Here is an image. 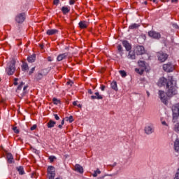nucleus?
<instances>
[{"instance_id":"obj_1","label":"nucleus","mask_w":179,"mask_h":179,"mask_svg":"<svg viewBox=\"0 0 179 179\" xmlns=\"http://www.w3.org/2000/svg\"><path fill=\"white\" fill-rule=\"evenodd\" d=\"M166 95L168 97H173L177 94V82L173 76L168 77V82L166 87Z\"/></svg>"},{"instance_id":"obj_2","label":"nucleus","mask_w":179,"mask_h":179,"mask_svg":"<svg viewBox=\"0 0 179 179\" xmlns=\"http://www.w3.org/2000/svg\"><path fill=\"white\" fill-rule=\"evenodd\" d=\"M27 87H29V86L24 85V83L21 82L20 83L16 90V93L18 97H20V99H22V97H24V96L27 94Z\"/></svg>"},{"instance_id":"obj_3","label":"nucleus","mask_w":179,"mask_h":179,"mask_svg":"<svg viewBox=\"0 0 179 179\" xmlns=\"http://www.w3.org/2000/svg\"><path fill=\"white\" fill-rule=\"evenodd\" d=\"M16 64V61L15 59L10 60V63H8L7 68L6 69V72L7 75H13L15 71H16V67L15 65Z\"/></svg>"},{"instance_id":"obj_4","label":"nucleus","mask_w":179,"mask_h":179,"mask_svg":"<svg viewBox=\"0 0 179 179\" xmlns=\"http://www.w3.org/2000/svg\"><path fill=\"white\" fill-rule=\"evenodd\" d=\"M173 122H178L179 121V103H176L172 106Z\"/></svg>"},{"instance_id":"obj_5","label":"nucleus","mask_w":179,"mask_h":179,"mask_svg":"<svg viewBox=\"0 0 179 179\" xmlns=\"http://www.w3.org/2000/svg\"><path fill=\"white\" fill-rule=\"evenodd\" d=\"M158 96L161 100V101L165 104L167 105V103L169 101V96H167V92L166 93L163 90H159L158 92Z\"/></svg>"},{"instance_id":"obj_6","label":"nucleus","mask_w":179,"mask_h":179,"mask_svg":"<svg viewBox=\"0 0 179 179\" xmlns=\"http://www.w3.org/2000/svg\"><path fill=\"white\" fill-rule=\"evenodd\" d=\"M48 178L55 179V168L54 166H48Z\"/></svg>"},{"instance_id":"obj_7","label":"nucleus","mask_w":179,"mask_h":179,"mask_svg":"<svg viewBox=\"0 0 179 179\" xmlns=\"http://www.w3.org/2000/svg\"><path fill=\"white\" fill-rule=\"evenodd\" d=\"M26 20V14L24 13H20L15 17V22L17 23H23Z\"/></svg>"},{"instance_id":"obj_8","label":"nucleus","mask_w":179,"mask_h":179,"mask_svg":"<svg viewBox=\"0 0 179 179\" xmlns=\"http://www.w3.org/2000/svg\"><path fill=\"white\" fill-rule=\"evenodd\" d=\"M144 131L147 135H150V134L155 132V127H153L152 124L146 125L144 128Z\"/></svg>"},{"instance_id":"obj_9","label":"nucleus","mask_w":179,"mask_h":179,"mask_svg":"<svg viewBox=\"0 0 179 179\" xmlns=\"http://www.w3.org/2000/svg\"><path fill=\"white\" fill-rule=\"evenodd\" d=\"M163 69L165 72H173L174 65L171 63H167L163 65Z\"/></svg>"},{"instance_id":"obj_10","label":"nucleus","mask_w":179,"mask_h":179,"mask_svg":"<svg viewBox=\"0 0 179 179\" xmlns=\"http://www.w3.org/2000/svg\"><path fill=\"white\" fill-rule=\"evenodd\" d=\"M148 36L150 37H152V38H155V40H159V38L162 37V35H160V33L156 32L155 31H150L148 32Z\"/></svg>"},{"instance_id":"obj_11","label":"nucleus","mask_w":179,"mask_h":179,"mask_svg":"<svg viewBox=\"0 0 179 179\" xmlns=\"http://www.w3.org/2000/svg\"><path fill=\"white\" fill-rule=\"evenodd\" d=\"M136 55H143L145 54V48L143 46H137L134 50Z\"/></svg>"},{"instance_id":"obj_12","label":"nucleus","mask_w":179,"mask_h":179,"mask_svg":"<svg viewBox=\"0 0 179 179\" xmlns=\"http://www.w3.org/2000/svg\"><path fill=\"white\" fill-rule=\"evenodd\" d=\"M169 82V78H159V81H158V86H159L160 87H162V86H166L167 87V83Z\"/></svg>"},{"instance_id":"obj_13","label":"nucleus","mask_w":179,"mask_h":179,"mask_svg":"<svg viewBox=\"0 0 179 179\" xmlns=\"http://www.w3.org/2000/svg\"><path fill=\"white\" fill-rule=\"evenodd\" d=\"M168 58L167 54L166 53H159L158 59L160 62H164Z\"/></svg>"},{"instance_id":"obj_14","label":"nucleus","mask_w":179,"mask_h":179,"mask_svg":"<svg viewBox=\"0 0 179 179\" xmlns=\"http://www.w3.org/2000/svg\"><path fill=\"white\" fill-rule=\"evenodd\" d=\"M122 44L123 46L126 48V51H131V48H132V47L131 46V44L128 43V41H123Z\"/></svg>"},{"instance_id":"obj_15","label":"nucleus","mask_w":179,"mask_h":179,"mask_svg":"<svg viewBox=\"0 0 179 179\" xmlns=\"http://www.w3.org/2000/svg\"><path fill=\"white\" fill-rule=\"evenodd\" d=\"M75 170L78 173H80V174H83V167L82 166H80V164H76Z\"/></svg>"},{"instance_id":"obj_16","label":"nucleus","mask_w":179,"mask_h":179,"mask_svg":"<svg viewBox=\"0 0 179 179\" xmlns=\"http://www.w3.org/2000/svg\"><path fill=\"white\" fill-rule=\"evenodd\" d=\"M57 33H58L57 29H48L46 31V34H48V36H54V34H57Z\"/></svg>"},{"instance_id":"obj_17","label":"nucleus","mask_w":179,"mask_h":179,"mask_svg":"<svg viewBox=\"0 0 179 179\" xmlns=\"http://www.w3.org/2000/svg\"><path fill=\"white\" fill-rule=\"evenodd\" d=\"M135 54H136L135 50L134 51H132V50L129 51V54L127 55V58L129 59H135V58H136Z\"/></svg>"},{"instance_id":"obj_18","label":"nucleus","mask_w":179,"mask_h":179,"mask_svg":"<svg viewBox=\"0 0 179 179\" xmlns=\"http://www.w3.org/2000/svg\"><path fill=\"white\" fill-rule=\"evenodd\" d=\"M91 99H92V100H94L96 99L97 100H101V99H103V96L101 95H100V94L99 92H96L95 95L91 96Z\"/></svg>"},{"instance_id":"obj_19","label":"nucleus","mask_w":179,"mask_h":179,"mask_svg":"<svg viewBox=\"0 0 179 179\" xmlns=\"http://www.w3.org/2000/svg\"><path fill=\"white\" fill-rule=\"evenodd\" d=\"M66 57H68L67 53H63L57 56V61H62L63 59H66Z\"/></svg>"},{"instance_id":"obj_20","label":"nucleus","mask_w":179,"mask_h":179,"mask_svg":"<svg viewBox=\"0 0 179 179\" xmlns=\"http://www.w3.org/2000/svg\"><path fill=\"white\" fill-rule=\"evenodd\" d=\"M78 24L80 29L87 28V22H86V21H80Z\"/></svg>"},{"instance_id":"obj_21","label":"nucleus","mask_w":179,"mask_h":179,"mask_svg":"<svg viewBox=\"0 0 179 179\" xmlns=\"http://www.w3.org/2000/svg\"><path fill=\"white\" fill-rule=\"evenodd\" d=\"M138 66H140V68H141V69H143L145 71V69H146V64H145V62L143 61H139L138 62Z\"/></svg>"},{"instance_id":"obj_22","label":"nucleus","mask_w":179,"mask_h":179,"mask_svg":"<svg viewBox=\"0 0 179 179\" xmlns=\"http://www.w3.org/2000/svg\"><path fill=\"white\" fill-rule=\"evenodd\" d=\"M7 160L8 162L10 164L13 163V155H12L10 153L7 154Z\"/></svg>"},{"instance_id":"obj_23","label":"nucleus","mask_w":179,"mask_h":179,"mask_svg":"<svg viewBox=\"0 0 179 179\" xmlns=\"http://www.w3.org/2000/svg\"><path fill=\"white\" fill-rule=\"evenodd\" d=\"M110 86L113 90H115V92L118 90V87H117V82L115 81L112 82L110 84Z\"/></svg>"},{"instance_id":"obj_24","label":"nucleus","mask_w":179,"mask_h":179,"mask_svg":"<svg viewBox=\"0 0 179 179\" xmlns=\"http://www.w3.org/2000/svg\"><path fill=\"white\" fill-rule=\"evenodd\" d=\"M28 62L33 63L36 61V55H33L31 56L28 57L27 58Z\"/></svg>"},{"instance_id":"obj_25","label":"nucleus","mask_w":179,"mask_h":179,"mask_svg":"<svg viewBox=\"0 0 179 179\" xmlns=\"http://www.w3.org/2000/svg\"><path fill=\"white\" fill-rule=\"evenodd\" d=\"M55 124L56 122H54L53 120H49V122H48V128H54Z\"/></svg>"},{"instance_id":"obj_26","label":"nucleus","mask_w":179,"mask_h":179,"mask_svg":"<svg viewBox=\"0 0 179 179\" xmlns=\"http://www.w3.org/2000/svg\"><path fill=\"white\" fill-rule=\"evenodd\" d=\"M175 150L179 152V139H176L174 144Z\"/></svg>"},{"instance_id":"obj_27","label":"nucleus","mask_w":179,"mask_h":179,"mask_svg":"<svg viewBox=\"0 0 179 179\" xmlns=\"http://www.w3.org/2000/svg\"><path fill=\"white\" fill-rule=\"evenodd\" d=\"M69 8H68V7H65V6H63L62 8V11L63 12V13L64 15H66V13H69Z\"/></svg>"},{"instance_id":"obj_28","label":"nucleus","mask_w":179,"mask_h":179,"mask_svg":"<svg viewBox=\"0 0 179 179\" xmlns=\"http://www.w3.org/2000/svg\"><path fill=\"white\" fill-rule=\"evenodd\" d=\"M22 71H29V65L27 64V63L22 64Z\"/></svg>"},{"instance_id":"obj_29","label":"nucleus","mask_w":179,"mask_h":179,"mask_svg":"<svg viewBox=\"0 0 179 179\" xmlns=\"http://www.w3.org/2000/svg\"><path fill=\"white\" fill-rule=\"evenodd\" d=\"M17 170L19 174H20V176H23V174H24V171L23 170V167L20 166V167L17 168Z\"/></svg>"},{"instance_id":"obj_30","label":"nucleus","mask_w":179,"mask_h":179,"mask_svg":"<svg viewBox=\"0 0 179 179\" xmlns=\"http://www.w3.org/2000/svg\"><path fill=\"white\" fill-rule=\"evenodd\" d=\"M135 71L136 72H137V73H139V75H142V73H143V72L145 71V70L143 69H141V67L139 69L136 68Z\"/></svg>"},{"instance_id":"obj_31","label":"nucleus","mask_w":179,"mask_h":179,"mask_svg":"<svg viewBox=\"0 0 179 179\" xmlns=\"http://www.w3.org/2000/svg\"><path fill=\"white\" fill-rule=\"evenodd\" d=\"M66 121H69L70 123L73 122V116L70 115L69 117H65Z\"/></svg>"},{"instance_id":"obj_32","label":"nucleus","mask_w":179,"mask_h":179,"mask_svg":"<svg viewBox=\"0 0 179 179\" xmlns=\"http://www.w3.org/2000/svg\"><path fill=\"white\" fill-rule=\"evenodd\" d=\"M101 171H100V169H96L94 171V173L92 174L93 177H96L98 174H101Z\"/></svg>"},{"instance_id":"obj_33","label":"nucleus","mask_w":179,"mask_h":179,"mask_svg":"<svg viewBox=\"0 0 179 179\" xmlns=\"http://www.w3.org/2000/svg\"><path fill=\"white\" fill-rule=\"evenodd\" d=\"M117 48L120 55L122 56V46L121 45H117Z\"/></svg>"},{"instance_id":"obj_34","label":"nucleus","mask_w":179,"mask_h":179,"mask_svg":"<svg viewBox=\"0 0 179 179\" xmlns=\"http://www.w3.org/2000/svg\"><path fill=\"white\" fill-rule=\"evenodd\" d=\"M138 26H139V24H131V25H130L129 27V29H138Z\"/></svg>"},{"instance_id":"obj_35","label":"nucleus","mask_w":179,"mask_h":179,"mask_svg":"<svg viewBox=\"0 0 179 179\" xmlns=\"http://www.w3.org/2000/svg\"><path fill=\"white\" fill-rule=\"evenodd\" d=\"M52 101L54 103V104H59V103H61V101L57 99V98H53L52 99Z\"/></svg>"},{"instance_id":"obj_36","label":"nucleus","mask_w":179,"mask_h":179,"mask_svg":"<svg viewBox=\"0 0 179 179\" xmlns=\"http://www.w3.org/2000/svg\"><path fill=\"white\" fill-rule=\"evenodd\" d=\"M119 72L122 78L127 76V72H125V71H120Z\"/></svg>"},{"instance_id":"obj_37","label":"nucleus","mask_w":179,"mask_h":179,"mask_svg":"<svg viewBox=\"0 0 179 179\" xmlns=\"http://www.w3.org/2000/svg\"><path fill=\"white\" fill-rule=\"evenodd\" d=\"M49 160L50 161V163H52V162H54V160H55V157L54 156H50L49 157Z\"/></svg>"},{"instance_id":"obj_38","label":"nucleus","mask_w":179,"mask_h":179,"mask_svg":"<svg viewBox=\"0 0 179 179\" xmlns=\"http://www.w3.org/2000/svg\"><path fill=\"white\" fill-rule=\"evenodd\" d=\"M13 131H15V134H19V129H17V127H14L13 128Z\"/></svg>"},{"instance_id":"obj_39","label":"nucleus","mask_w":179,"mask_h":179,"mask_svg":"<svg viewBox=\"0 0 179 179\" xmlns=\"http://www.w3.org/2000/svg\"><path fill=\"white\" fill-rule=\"evenodd\" d=\"M43 78V74L38 73V76H36V79L40 80Z\"/></svg>"},{"instance_id":"obj_40","label":"nucleus","mask_w":179,"mask_h":179,"mask_svg":"<svg viewBox=\"0 0 179 179\" xmlns=\"http://www.w3.org/2000/svg\"><path fill=\"white\" fill-rule=\"evenodd\" d=\"M37 128V124H34L31 127V131H34V129H36Z\"/></svg>"},{"instance_id":"obj_41","label":"nucleus","mask_w":179,"mask_h":179,"mask_svg":"<svg viewBox=\"0 0 179 179\" xmlns=\"http://www.w3.org/2000/svg\"><path fill=\"white\" fill-rule=\"evenodd\" d=\"M35 69H36V67H33L31 69V71H29V75H31V73H33L34 72Z\"/></svg>"},{"instance_id":"obj_42","label":"nucleus","mask_w":179,"mask_h":179,"mask_svg":"<svg viewBox=\"0 0 179 179\" xmlns=\"http://www.w3.org/2000/svg\"><path fill=\"white\" fill-rule=\"evenodd\" d=\"M17 80H19L18 78H15L14 79V85H15V86H17Z\"/></svg>"},{"instance_id":"obj_43","label":"nucleus","mask_w":179,"mask_h":179,"mask_svg":"<svg viewBox=\"0 0 179 179\" xmlns=\"http://www.w3.org/2000/svg\"><path fill=\"white\" fill-rule=\"evenodd\" d=\"M53 3L54 5H58V3H59V0H54Z\"/></svg>"},{"instance_id":"obj_44","label":"nucleus","mask_w":179,"mask_h":179,"mask_svg":"<svg viewBox=\"0 0 179 179\" xmlns=\"http://www.w3.org/2000/svg\"><path fill=\"white\" fill-rule=\"evenodd\" d=\"M54 117H55V120H57V121H59V116H58V115L54 114Z\"/></svg>"},{"instance_id":"obj_45","label":"nucleus","mask_w":179,"mask_h":179,"mask_svg":"<svg viewBox=\"0 0 179 179\" xmlns=\"http://www.w3.org/2000/svg\"><path fill=\"white\" fill-rule=\"evenodd\" d=\"M105 89H106V86L105 85H101V90H102V92H104Z\"/></svg>"},{"instance_id":"obj_46","label":"nucleus","mask_w":179,"mask_h":179,"mask_svg":"<svg viewBox=\"0 0 179 179\" xmlns=\"http://www.w3.org/2000/svg\"><path fill=\"white\" fill-rule=\"evenodd\" d=\"M69 3L70 5H73L75 3V0H70Z\"/></svg>"},{"instance_id":"obj_47","label":"nucleus","mask_w":179,"mask_h":179,"mask_svg":"<svg viewBox=\"0 0 179 179\" xmlns=\"http://www.w3.org/2000/svg\"><path fill=\"white\" fill-rule=\"evenodd\" d=\"M175 179H179V173H177L175 176Z\"/></svg>"},{"instance_id":"obj_48","label":"nucleus","mask_w":179,"mask_h":179,"mask_svg":"<svg viewBox=\"0 0 179 179\" xmlns=\"http://www.w3.org/2000/svg\"><path fill=\"white\" fill-rule=\"evenodd\" d=\"M48 61H49V62H51V61H52V57H48Z\"/></svg>"},{"instance_id":"obj_49","label":"nucleus","mask_w":179,"mask_h":179,"mask_svg":"<svg viewBox=\"0 0 179 179\" xmlns=\"http://www.w3.org/2000/svg\"><path fill=\"white\" fill-rule=\"evenodd\" d=\"M31 178H36V173H33L31 174Z\"/></svg>"},{"instance_id":"obj_50","label":"nucleus","mask_w":179,"mask_h":179,"mask_svg":"<svg viewBox=\"0 0 179 179\" xmlns=\"http://www.w3.org/2000/svg\"><path fill=\"white\" fill-rule=\"evenodd\" d=\"M173 26L175 27V29H178V25L173 24Z\"/></svg>"},{"instance_id":"obj_51","label":"nucleus","mask_w":179,"mask_h":179,"mask_svg":"<svg viewBox=\"0 0 179 179\" xmlns=\"http://www.w3.org/2000/svg\"><path fill=\"white\" fill-rule=\"evenodd\" d=\"M162 125H166V126H167V123H166V121H162Z\"/></svg>"},{"instance_id":"obj_52","label":"nucleus","mask_w":179,"mask_h":179,"mask_svg":"<svg viewBox=\"0 0 179 179\" xmlns=\"http://www.w3.org/2000/svg\"><path fill=\"white\" fill-rule=\"evenodd\" d=\"M88 93H89L90 94H93V92H92V90H88Z\"/></svg>"},{"instance_id":"obj_53","label":"nucleus","mask_w":179,"mask_h":179,"mask_svg":"<svg viewBox=\"0 0 179 179\" xmlns=\"http://www.w3.org/2000/svg\"><path fill=\"white\" fill-rule=\"evenodd\" d=\"M78 101H73V106H77Z\"/></svg>"},{"instance_id":"obj_54","label":"nucleus","mask_w":179,"mask_h":179,"mask_svg":"<svg viewBox=\"0 0 179 179\" xmlns=\"http://www.w3.org/2000/svg\"><path fill=\"white\" fill-rule=\"evenodd\" d=\"M170 0H161L162 2H169Z\"/></svg>"},{"instance_id":"obj_55","label":"nucleus","mask_w":179,"mask_h":179,"mask_svg":"<svg viewBox=\"0 0 179 179\" xmlns=\"http://www.w3.org/2000/svg\"><path fill=\"white\" fill-rule=\"evenodd\" d=\"M61 124H62V125H64V124H65V120H63L62 121Z\"/></svg>"},{"instance_id":"obj_56","label":"nucleus","mask_w":179,"mask_h":179,"mask_svg":"<svg viewBox=\"0 0 179 179\" xmlns=\"http://www.w3.org/2000/svg\"><path fill=\"white\" fill-rule=\"evenodd\" d=\"M58 128H59L60 129H62V124H59V125L58 126Z\"/></svg>"},{"instance_id":"obj_57","label":"nucleus","mask_w":179,"mask_h":179,"mask_svg":"<svg viewBox=\"0 0 179 179\" xmlns=\"http://www.w3.org/2000/svg\"><path fill=\"white\" fill-rule=\"evenodd\" d=\"M157 0H152V2H154V3H157Z\"/></svg>"},{"instance_id":"obj_58","label":"nucleus","mask_w":179,"mask_h":179,"mask_svg":"<svg viewBox=\"0 0 179 179\" xmlns=\"http://www.w3.org/2000/svg\"><path fill=\"white\" fill-rule=\"evenodd\" d=\"M147 95H148V97H149V96H150V93H149V92L147 91Z\"/></svg>"},{"instance_id":"obj_59","label":"nucleus","mask_w":179,"mask_h":179,"mask_svg":"<svg viewBox=\"0 0 179 179\" xmlns=\"http://www.w3.org/2000/svg\"><path fill=\"white\" fill-rule=\"evenodd\" d=\"M178 0H171V2H177Z\"/></svg>"},{"instance_id":"obj_60","label":"nucleus","mask_w":179,"mask_h":179,"mask_svg":"<svg viewBox=\"0 0 179 179\" xmlns=\"http://www.w3.org/2000/svg\"><path fill=\"white\" fill-rule=\"evenodd\" d=\"M145 5H148V1H145Z\"/></svg>"},{"instance_id":"obj_61","label":"nucleus","mask_w":179,"mask_h":179,"mask_svg":"<svg viewBox=\"0 0 179 179\" xmlns=\"http://www.w3.org/2000/svg\"><path fill=\"white\" fill-rule=\"evenodd\" d=\"M44 47V45H41V48H43Z\"/></svg>"},{"instance_id":"obj_62","label":"nucleus","mask_w":179,"mask_h":179,"mask_svg":"<svg viewBox=\"0 0 179 179\" xmlns=\"http://www.w3.org/2000/svg\"><path fill=\"white\" fill-rule=\"evenodd\" d=\"M67 85H71V82H67Z\"/></svg>"},{"instance_id":"obj_63","label":"nucleus","mask_w":179,"mask_h":179,"mask_svg":"<svg viewBox=\"0 0 179 179\" xmlns=\"http://www.w3.org/2000/svg\"><path fill=\"white\" fill-rule=\"evenodd\" d=\"M78 107H82V106L80 104L78 105Z\"/></svg>"},{"instance_id":"obj_64","label":"nucleus","mask_w":179,"mask_h":179,"mask_svg":"<svg viewBox=\"0 0 179 179\" xmlns=\"http://www.w3.org/2000/svg\"><path fill=\"white\" fill-rule=\"evenodd\" d=\"M0 81H1V78H0Z\"/></svg>"}]
</instances>
